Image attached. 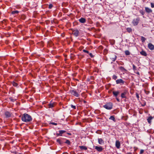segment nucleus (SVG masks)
<instances>
[{
  "label": "nucleus",
  "instance_id": "nucleus-15",
  "mask_svg": "<svg viewBox=\"0 0 154 154\" xmlns=\"http://www.w3.org/2000/svg\"><path fill=\"white\" fill-rule=\"evenodd\" d=\"M55 104V103H50L48 105V108H52L54 107Z\"/></svg>",
  "mask_w": 154,
  "mask_h": 154
},
{
  "label": "nucleus",
  "instance_id": "nucleus-43",
  "mask_svg": "<svg viewBox=\"0 0 154 154\" xmlns=\"http://www.w3.org/2000/svg\"><path fill=\"white\" fill-rule=\"evenodd\" d=\"M144 150L143 149H141L140 151V154H142L143 153V152H144Z\"/></svg>",
  "mask_w": 154,
  "mask_h": 154
},
{
  "label": "nucleus",
  "instance_id": "nucleus-30",
  "mask_svg": "<svg viewBox=\"0 0 154 154\" xmlns=\"http://www.w3.org/2000/svg\"><path fill=\"white\" fill-rule=\"evenodd\" d=\"M125 54L126 55H128L130 54V52L128 50H126L125 51Z\"/></svg>",
  "mask_w": 154,
  "mask_h": 154
},
{
  "label": "nucleus",
  "instance_id": "nucleus-14",
  "mask_svg": "<svg viewBox=\"0 0 154 154\" xmlns=\"http://www.w3.org/2000/svg\"><path fill=\"white\" fill-rule=\"evenodd\" d=\"M116 56L115 54H113L112 55L111 57L110 58V59L112 61L114 62L116 60Z\"/></svg>",
  "mask_w": 154,
  "mask_h": 154
},
{
  "label": "nucleus",
  "instance_id": "nucleus-25",
  "mask_svg": "<svg viewBox=\"0 0 154 154\" xmlns=\"http://www.w3.org/2000/svg\"><path fill=\"white\" fill-rule=\"evenodd\" d=\"M57 142L60 145H62L63 143L60 139H59L57 140Z\"/></svg>",
  "mask_w": 154,
  "mask_h": 154
},
{
  "label": "nucleus",
  "instance_id": "nucleus-19",
  "mask_svg": "<svg viewBox=\"0 0 154 154\" xmlns=\"http://www.w3.org/2000/svg\"><path fill=\"white\" fill-rule=\"evenodd\" d=\"M140 53L141 55L144 56H146L147 55L146 52L143 51H141L140 52Z\"/></svg>",
  "mask_w": 154,
  "mask_h": 154
},
{
  "label": "nucleus",
  "instance_id": "nucleus-38",
  "mask_svg": "<svg viewBox=\"0 0 154 154\" xmlns=\"http://www.w3.org/2000/svg\"><path fill=\"white\" fill-rule=\"evenodd\" d=\"M89 54V55L91 57V58H93L94 57V56L92 54L90 53H88Z\"/></svg>",
  "mask_w": 154,
  "mask_h": 154
},
{
  "label": "nucleus",
  "instance_id": "nucleus-10",
  "mask_svg": "<svg viewBox=\"0 0 154 154\" xmlns=\"http://www.w3.org/2000/svg\"><path fill=\"white\" fill-rule=\"evenodd\" d=\"M79 32L78 30H75L73 31V34L75 37H77L79 35Z\"/></svg>",
  "mask_w": 154,
  "mask_h": 154
},
{
  "label": "nucleus",
  "instance_id": "nucleus-28",
  "mask_svg": "<svg viewBox=\"0 0 154 154\" xmlns=\"http://www.w3.org/2000/svg\"><path fill=\"white\" fill-rule=\"evenodd\" d=\"M65 140H66V141L65 142V143L68 144V145H70L71 143L70 141L69 140L66 139H65Z\"/></svg>",
  "mask_w": 154,
  "mask_h": 154
},
{
  "label": "nucleus",
  "instance_id": "nucleus-39",
  "mask_svg": "<svg viewBox=\"0 0 154 154\" xmlns=\"http://www.w3.org/2000/svg\"><path fill=\"white\" fill-rule=\"evenodd\" d=\"M50 124H52L53 125H57V123H55V122H51L50 123Z\"/></svg>",
  "mask_w": 154,
  "mask_h": 154
},
{
  "label": "nucleus",
  "instance_id": "nucleus-9",
  "mask_svg": "<svg viewBox=\"0 0 154 154\" xmlns=\"http://www.w3.org/2000/svg\"><path fill=\"white\" fill-rule=\"evenodd\" d=\"M148 47L151 51H152L154 49V45L151 43H149L148 44Z\"/></svg>",
  "mask_w": 154,
  "mask_h": 154
},
{
  "label": "nucleus",
  "instance_id": "nucleus-40",
  "mask_svg": "<svg viewBox=\"0 0 154 154\" xmlns=\"http://www.w3.org/2000/svg\"><path fill=\"white\" fill-rule=\"evenodd\" d=\"M151 7L152 8H154V3H150Z\"/></svg>",
  "mask_w": 154,
  "mask_h": 154
},
{
  "label": "nucleus",
  "instance_id": "nucleus-3",
  "mask_svg": "<svg viewBox=\"0 0 154 154\" xmlns=\"http://www.w3.org/2000/svg\"><path fill=\"white\" fill-rule=\"evenodd\" d=\"M113 104L111 102L106 103L105 105H103V107L107 109L110 110L112 108Z\"/></svg>",
  "mask_w": 154,
  "mask_h": 154
},
{
  "label": "nucleus",
  "instance_id": "nucleus-47",
  "mask_svg": "<svg viewBox=\"0 0 154 154\" xmlns=\"http://www.w3.org/2000/svg\"><path fill=\"white\" fill-rule=\"evenodd\" d=\"M137 74L138 75H140V73L139 72H137Z\"/></svg>",
  "mask_w": 154,
  "mask_h": 154
},
{
  "label": "nucleus",
  "instance_id": "nucleus-52",
  "mask_svg": "<svg viewBox=\"0 0 154 154\" xmlns=\"http://www.w3.org/2000/svg\"><path fill=\"white\" fill-rule=\"evenodd\" d=\"M68 134H70L69 133H68Z\"/></svg>",
  "mask_w": 154,
  "mask_h": 154
},
{
  "label": "nucleus",
  "instance_id": "nucleus-45",
  "mask_svg": "<svg viewBox=\"0 0 154 154\" xmlns=\"http://www.w3.org/2000/svg\"><path fill=\"white\" fill-rule=\"evenodd\" d=\"M116 99L117 101L118 102H120V100L118 98H117V97H116Z\"/></svg>",
  "mask_w": 154,
  "mask_h": 154
},
{
  "label": "nucleus",
  "instance_id": "nucleus-2",
  "mask_svg": "<svg viewBox=\"0 0 154 154\" xmlns=\"http://www.w3.org/2000/svg\"><path fill=\"white\" fill-rule=\"evenodd\" d=\"M69 92L71 94L76 97H78L80 96V92L76 91L75 89L70 90Z\"/></svg>",
  "mask_w": 154,
  "mask_h": 154
},
{
  "label": "nucleus",
  "instance_id": "nucleus-5",
  "mask_svg": "<svg viewBox=\"0 0 154 154\" xmlns=\"http://www.w3.org/2000/svg\"><path fill=\"white\" fill-rule=\"evenodd\" d=\"M140 20V19L138 17H137L136 19H134L132 21V23L133 25L134 26L137 25L138 24Z\"/></svg>",
  "mask_w": 154,
  "mask_h": 154
},
{
  "label": "nucleus",
  "instance_id": "nucleus-12",
  "mask_svg": "<svg viewBox=\"0 0 154 154\" xmlns=\"http://www.w3.org/2000/svg\"><path fill=\"white\" fill-rule=\"evenodd\" d=\"M145 11L146 12L148 13H150L152 12V10L149 8L145 7Z\"/></svg>",
  "mask_w": 154,
  "mask_h": 154
},
{
  "label": "nucleus",
  "instance_id": "nucleus-16",
  "mask_svg": "<svg viewBox=\"0 0 154 154\" xmlns=\"http://www.w3.org/2000/svg\"><path fill=\"white\" fill-rule=\"evenodd\" d=\"M98 142L99 143L100 145L103 144L104 143V141L102 138H98Z\"/></svg>",
  "mask_w": 154,
  "mask_h": 154
},
{
  "label": "nucleus",
  "instance_id": "nucleus-29",
  "mask_svg": "<svg viewBox=\"0 0 154 154\" xmlns=\"http://www.w3.org/2000/svg\"><path fill=\"white\" fill-rule=\"evenodd\" d=\"M127 30L128 32H131L132 31V29L131 28H127Z\"/></svg>",
  "mask_w": 154,
  "mask_h": 154
},
{
  "label": "nucleus",
  "instance_id": "nucleus-44",
  "mask_svg": "<svg viewBox=\"0 0 154 154\" xmlns=\"http://www.w3.org/2000/svg\"><path fill=\"white\" fill-rule=\"evenodd\" d=\"M56 135L57 137L58 136H61L60 134V133H57L56 134Z\"/></svg>",
  "mask_w": 154,
  "mask_h": 154
},
{
  "label": "nucleus",
  "instance_id": "nucleus-37",
  "mask_svg": "<svg viewBox=\"0 0 154 154\" xmlns=\"http://www.w3.org/2000/svg\"><path fill=\"white\" fill-rule=\"evenodd\" d=\"M53 7V5L52 4H50L49 5L48 8L49 9H51Z\"/></svg>",
  "mask_w": 154,
  "mask_h": 154
},
{
  "label": "nucleus",
  "instance_id": "nucleus-27",
  "mask_svg": "<svg viewBox=\"0 0 154 154\" xmlns=\"http://www.w3.org/2000/svg\"><path fill=\"white\" fill-rule=\"evenodd\" d=\"M13 85L14 87H17L18 85V84L14 81L12 82Z\"/></svg>",
  "mask_w": 154,
  "mask_h": 154
},
{
  "label": "nucleus",
  "instance_id": "nucleus-48",
  "mask_svg": "<svg viewBox=\"0 0 154 154\" xmlns=\"http://www.w3.org/2000/svg\"><path fill=\"white\" fill-rule=\"evenodd\" d=\"M146 105V103H145V104H144V105L143 106H144Z\"/></svg>",
  "mask_w": 154,
  "mask_h": 154
},
{
  "label": "nucleus",
  "instance_id": "nucleus-33",
  "mask_svg": "<svg viewBox=\"0 0 154 154\" xmlns=\"http://www.w3.org/2000/svg\"><path fill=\"white\" fill-rule=\"evenodd\" d=\"M132 66H133V69L134 71H135L137 70L136 69V67L134 64H133L132 65Z\"/></svg>",
  "mask_w": 154,
  "mask_h": 154
},
{
  "label": "nucleus",
  "instance_id": "nucleus-41",
  "mask_svg": "<svg viewBox=\"0 0 154 154\" xmlns=\"http://www.w3.org/2000/svg\"><path fill=\"white\" fill-rule=\"evenodd\" d=\"M83 51L84 52H85V53H87L88 54L89 53V52L88 51L86 50H85V49L83 50Z\"/></svg>",
  "mask_w": 154,
  "mask_h": 154
},
{
  "label": "nucleus",
  "instance_id": "nucleus-24",
  "mask_svg": "<svg viewBox=\"0 0 154 154\" xmlns=\"http://www.w3.org/2000/svg\"><path fill=\"white\" fill-rule=\"evenodd\" d=\"M59 132L60 136H62V134L66 132V131L64 130H60L59 131Z\"/></svg>",
  "mask_w": 154,
  "mask_h": 154
},
{
  "label": "nucleus",
  "instance_id": "nucleus-11",
  "mask_svg": "<svg viewBox=\"0 0 154 154\" xmlns=\"http://www.w3.org/2000/svg\"><path fill=\"white\" fill-rule=\"evenodd\" d=\"M95 148L97 151L99 152H101L103 149L102 147L101 146H95Z\"/></svg>",
  "mask_w": 154,
  "mask_h": 154
},
{
  "label": "nucleus",
  "instance_id": "nucleus-23",
  "mask_svg": "<svg viewBox=\"0 0 154 154\" xmlns=\"http://www.w3.org/2000/svg\"><path fill=\"white\" fill-rule=\"evenodd\" d=\"M19 11H12L11 12V14L13 15H17L19 13Z\"/></svg>",
  "mask_w": 154,
  "mask_h": 154
},
{
  "label": "nucleus",
  "instance_id": "nucleus-21",
  "mask_svg": "<svg viewBox=\"0 0 154 154\" xmlns=\"http://www.w3.org/2000/svg\"><path fill=\"white\" fill-rule=\"evenodd\" d=\"M119 69L122 72H126L127 71L126 69L123 66H121L119 67Z\"/></svg>",
  "mask_w": 154,
  "mask_h": 154
},
{
  "label": "nucleus",
  "instance_id": "nucleus-35",
  "mask_svg": "<svg viewBox=\"0 0 154 154\" xmlns=\"http://www.w3.org/2000/svg\"><path fill=\"white\" fill-rule=\"evenodd\" d=\"M144 92H145V93L147 95L149 93V92H150L149 91H146V90H144Z\"/></svg>",
  "mask_w": 154,
  "mask_h": 154
},
{
  "label": "nucleus",
  "instance_id": "nucleus-22",
  "mask_svg": "<svg viewBox=\"0 0 154 154\" xmlns=\"http://www.w3.org/2000/svg\"><path fill=\"white\" fill-rule=\"evenodd\" d=\"M79 147L80 148V149L82 150H86L87 149V148L85 146H79Z\"/></svg>",
  "mask_w": 154,
  "mask_h": 154
},
{
  "label": "nucleus",
  "instance_id": "nucleus-6",
  "mask_svg": "<svg viewBox=\"0 0 154 154\" xmlns=\"http://www.w3.org/2000/svg\"><path fill=\"white\" fill-rule=\"evenodd\" d=\"M4 114L6 118H9L11 117L12 113L10 112L6 111L5 112Z\"/></svg>",
  "mask_w": 154,
  "mask_h": 154
},
{
  "label": "nucleus",
  "instance_id": "nucleus-32",
  "mask_svg": "<svg viewBox=\"0 0 154 154\" xmlns=\"http://www.w3.org/2000/svg\"><path fill=\"white\" fill-rule=\"evenodd\" d=\"M117 76H116L115 75H113L112 77V79L115 80H116L117 79Z\"/></svg>",
  "mask_w": 154,
  "mask_h": 154
},
{
  "label": "nucleus",
  "instance_id": "nucleus-1",
  "mask_svg": "<svg viewBox=\"0 0 154 154\" xmlns=\"http://www.w3.org/2000/svg\"><path fill=\"white\" fill-rule=\"evenodd\" d=\"M21 120L23 122H28L32 121L31 116L27 113L23 114L21 117Z\"/></svg>",
  "mask_w": 154,
  "mask_h": 154
},
{
  "label": "nucleus",
  "instance_id": "nucleus-49",
  "mask_svg": "<svg viewBox=\"0 0 154 154\" xmlns=\"http://www.w3.org/2000/svg\"><path fill=\"white\" fill-rule=\"evenodd\" d=\"M146 105V103H145V104H144V105L143 106H144Z\"/></svg>",
  "mask_w": 154,
  "mask_h": 154
},
{
  "label": "nucleus",
  "instance_id": "nucleus-36",
  "mask_svg": "<svg viewBox=\"0 0 154 154\" xmlns=\"http://www.w3.org/2000/svg\"><path fill=\"white\" fill-rule=\"evenodd\" d=\"M9 99L12 102H14L15 101V100L13 99L12 97H10Z\"/></svg>",
  "mask_w": 154,
  "mask_h": 154
},
{
  "label": "nucleus",
  "instance_id": "nucleus-20",
  "mask_svg": "<svg viewBox=\"0 0 154 154\" xmlns=\"http://www.w3.org/2000/svg\"><path fill=\"white\" fill-rule=\"evenodd\" d=\"M109 119L112 120L114 122L116 121V120L114 116H111L109 118Z\"/></svg>",
  "mask_w": 154,
  "mask_h": 154
},
{
  "label": "nucleus",
  "instance_id": "nucleus-18",
  "mask_svg": "<svg viewBox=\"0 0 154 154\" xmlns=\"http://www.w3.org/2000/svg\"><path fill=\"white\" fill-rule=\"evenodd\" d=\"M154 117H152V116H150L147 119V122L149 124H151V120L153 119Z\"/></svg>",
  "mask_w": 154,
  "mask_h": 154
},
{
  "label": "nucleus",
  "instance_id": "nucleus-26",
  "mask_svg": "<svg viewBox=\"0 0 154 154\" xmlns=\"http://www.w3.org/2000/svg\"><path fill=\"white\" fill-rule=\"evenodd\" d=\"M141 40L142 42H144L146 40V38L143 36H141Z\"/></svg>",
  "mask_w": 154,
  "mask_h": 154
},
{
  "label": "nucleus",
  "instance_id": "nucleus-4",
  "mask_svg": "<svg viewBox=\"0 0 154 154\" xmlns=\"http://www.w3.org/2000/svg\"><path fill=\"white\" fill-rule=\"evenodd\" d=\"M129 94V92L127 89H125L124 90L123 92L121 94V97L122 98H126V95Z\"/></svg>",
  "mask_w": 154,
  "mask_h": 154
},
{
  "label": "nucleus",
  "instance_id": "nucleus-50",
  "mask_svg": "<svg viewBox=\"0 0 154 154\" xmlns=\"http://www.w3.org/2000/svg\"><path fill=\"white\" fill-rule=\"evenodd\" d=\"M19 154H22L21 153H19Z\"/></svg>",
  "mask_w": 154,
  "mask_h": 154
},
{
  "label": "nucleus",
  "instance_id": "nucleus-8",
  "mask_svg": "<svg viewBox=\"0 0 154 154\" xmlns=\"http://www.w3.org/2000/svg\"><path fill=\"white\" fill-rule=\"evenodd\" d=\"M112 92L113 96L115 97H117L118 94L120 93V92L119 91H112Z\"/></svg>",
  "mask_w": 154,
  "mask_h": 154
},
{
  "label": "nucleus",
  "instance_id": "nucleus-42",
  "mask_svg": "<svg viewBox=\"0 0 154 154\" xmlns=\"http://www.w3.org/2000/svg\"><path fill=\"white\" fill-rule=\"evenodd\" d=\"M136 97L138 99H139V94L138 93H136Z\"/></svg>",
  "mask_w": 154,
  "mask_h": 154
},
{
  "label": "nucleus",
  "instance_id": "nucleus-46",
  "mask_svg": "<svg viewBox=\"0 0 154 154\" xmlns=\"http://www.w3.org/2000/svg\"><path fill=\"white\" fill-rule=\"evenodd\" d=\"M83 102L84 103H85L86 102V101L85 100H83Z\"/></svg>",
  "mask_w": 154,
  "mask_h": 154
},
{
  "label": "nucleus",
  "instance_id": "nucleus-17",
  "mask_svg": "<svg viewBox=\"0 0 154 154\" xmlns=\"http://www.w3.org/2000/svg\"><path fill=\"white\" fill-rule=\"evenodd\" d=\"M79 21L82 23H84L86 22V19L83 17H81L79 20Z\"/></svg>",
  "mask_w": 154,
  "mask_h": 154
},
{
  "label": "nucleus",
  "instance_id": "nucleus-13",
  "mask_svg": "<svg viewBox=\"0 0 154 154\" xmlns=\"http://www.w3.org/2000/svg\"><path fill=\"white\" fill-rule=\"evenodd\" d=\"M116 146L117 148H120V143L119 140H117L116 141Z\"/></svg>",
  "mask_w": 154,
  "mask_h": 154
},
{
  "label": "nucleus",
  "instance_id": "nucleus-31",
  "mask_svg": "<svg viewBox=\"0 0 154 154\" xmlns=\"http://www.w3.org/2000/svg\"><path fill=\"white\" fill-rule=\"evenodd\" d=\"M140 13L142 15H143L145 14V12L143 10H140Z\"/></svg>",
  "mask_w": 154,
  "mask_h": 154
},
{
  "label": "nucleus",
  "instance_id": "nucleus-34",
  "mask_svg": "<svg viewBox=\"0 0 154 154\" xmlns=\"http://www.w3.org/2000/svg\"><path fill=\"white\" fill-rule=\"evenodd\" d=\"M70 106L72 108L74 109H76V106H74V105H72V104H71L70 105Z\"/></svg>",
  "mask_w": 154,
  "mask_h": 154
},
{
  "label": "nucleus",
  "instance_id": "nucleus-7",
  "mask_svg": "<svg viewBox=\"0 0 154 154\" xmlns=\"http://www.w3.org/2000/svg\"><path fill=\"white\" fill-rule=\"evenodd\" d=\"M125 81L122 79H119L116 80V82L117 84H120V85H123L125 83Z\"/></svg>",
  "mask_w": 154,
  "mask_h": 154
},
{
  "label": "nucleus",
  "instance_id": "nucleus-51",
  "mask_svg": "<svg viewBox=\"0 0 154 154\" xmlns=\"http://www.w3.org/2000/svg\"><path fill=\"white\" fill-rule=\"evenodd\" d=\"M112 63H112V62L111 63L112 64Z\"/></svg>",
  "mask_w": 154,
  "mask_h": 154
}]
</instances>
